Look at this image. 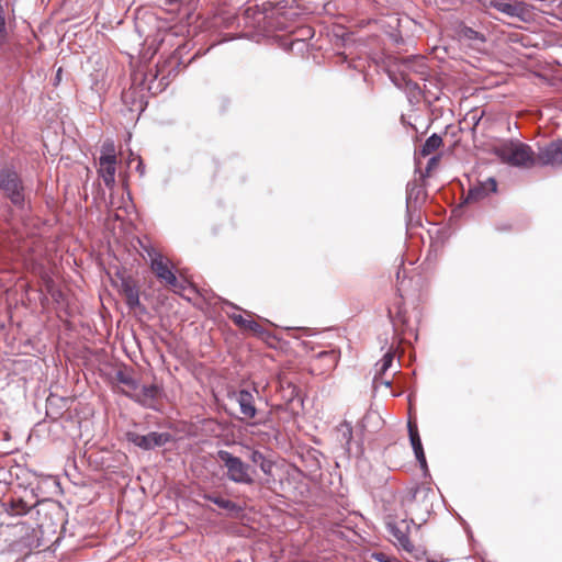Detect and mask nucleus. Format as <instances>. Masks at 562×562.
I'll list each match as a JSON object with an SVG mask.
<instances>
[{"label": "nucleus", "instance_id": "obj_1", "mask_svg": "<svg viewBox=\"0 0 562 562\" xmlns=\"http://www.w3.org/2000/svg\"><path fill=\"white\" fill-rule=\"evenodd\" d=\"M493 153L504 162L518 168H532L537 155L532 148L517 139H508L493 147Z\"/></svg>", "mask_w": 562, "mask_h": 562}, {"label": "nucleus", "instance_id": "obj_2", "mask_svg": "<svg viewBox=\"0 0 562 562\" xmlns=\"http://www.w3.org/2000/svg\"><path fill=\"white\" fill-rule=\"evenodd\" d=\"M146 252L149 257L150 269L160 282L165 283L176 293L184 289L172 271L171 262L168 258L154 248H146Z\"/></svg>", "mask_w": 562, "mask_h": 562}, {"label": "nucleus", "instance_id": "obj_3", "mask_svg": "<svg viewBox=\"0 0 562 562\" xmlns=\"http://www.w3.org/2000/svg\"><path fill=\"white\" fill-rule=\"evenodd\" d=\"M217 458L226 468L227 477L232 482L238 484H251L254 482L249 465L240 458L233 456L226 450H220Z\"/></svg>", "mask_w": 562, "mask_h": 562}, {"label": "nucleus", "instance_id": "obj_4", "mask_svg": "<svg viewBox=\"0 0 562 562\" xmlns=\"http://www.w3.org/2000/svg\"><path fill=\"white\" fill-rule=\"evenodd\" d=\"M0 188L16 206L24 203L23 187L18 173L11 168L0 169Z\"/></svg>", "mask_w": 562, "mask_h": 562}, {"label": "nucleus", "instance_id": "obj_5", "mask_svg": "<svg viewBox=\"0 0 562 562\" xmlns=\"http://www.w3.org/2000/svg\"><path fill=\"white\" fill-rule=\"evenodd\" d=\"M491 7L508 16L517 18L521 22H529L532 19L533 8L524 1L492 0Z\"/></svg>", "mask_w": 562, "mask_h": 562}, {"label": "nucleus", "instance_id": "obj_6", "mask_svg": "<svg viewBox=\"0 0 562 562\" xmlns=\"http://www.w3.org/2000/svg\"><path fill=\"white\" fill-rule=\"evenodd\" d=\"M126 439L143 450H151L165 446L170 441L171 436L168 432L151 431L147 435H140L135 431H128L126 432Z\"/></svg>", "mask_w": 562, "mask_h": 562}, {"label": "nucleus", "instance_id": "obj_7", "mask_svg": "<svg viewBox=\"0 0 562 562\" xmlns=\"http://www.w3.org/2000/svg\"><path fill=\"white\" fill-rule=\"evenodd\" d=\"M537 164L541 166L562 167V139H557L540 147Z\"/></svg>", "mask_w": 562, "mask_h": 562}, {"label": "nucleus", "instance_id": "obj_8", "mask_svg": "<svg viewBox=\"0 0 562 562\" xmlns=\"http://www.w3.org/2000/svg\"><path fill=\"white\" fill-rule=\"evenodd\" d=\"M161 390L157 385H138L137 391L126 393L134 401L148 408H156V402L160 396Z\"/></svg>", "mask_w": 562, "mask_h": 562}, {"label": "nucleus", "instance_id": "obj_9", "mask_svg": "<svg viewBox=\"0 0 562 562\" xmlns=\"http://www.w3.org/2000/svg\"><path fill=\"white\" fill-rule=\"evenodd\" d=\"M387 530L389 533L394 539L396 546L401 547L403 550L407 552L414 551V546L411 542L407 535L408 524L405 520H402L400 524L389 522Z\"/></svg>", "mask_w": 562, "mask_h": 562}, {"label": "nucleus", "instance_id": "obj_10", "mask_svg": "<svg viewBox=\"0 0 562 562\" xmlns=\"http://www.w3.org/2000/svg\"><path fill=\"white\" fill-rule=\"evenodd\" d=\"M497 183L494 178H487L485 181L479 182L469 189L465 202H476L488 194L496 192Z\"/></svg>", "mask_w": 562, "mask_h": 562}, {"label": "nucleus", "instance_id": "obj_11", "mask_svg": "<svg viewBox=\"0 0 562 562\" xmlns=\"http://www.w3.org/2000/svg\"><path fill=\"white\" fill-rule=\"evenodd\" d=\"M235 398L239 405V409L244 418L251 419L256 416L257 409L255 406V398L251 392L247 390H240L235 394Z\"/></svg>", "mask_w": 562, "mask_h": 562}, {"label": "nucleus", "instance_id": "obj_12", "mask_svg": "<svg viewBox=\"0 0 562 562\" xmlns=\"http://www.w3.org/2000/svg\"><path fill=\"white\" fill-rule=\"evenodd\" d=\"M98 173L102 178L105 187L112 189L115 184L116 160L99 158Z\"/></svg>", "mask_w": 562, "mask_h": 562}, {"label": "nucleus", "instance_id": "obj_13", "mask_svg": "<svg viewBox=\"0 0 562 562\" xmlns=\"http://www.w3.org/2000/svg\"><path fill=\"white\" fill-rule=\"evenodd\" d=\"M408 434L416 459L418 460L422 467L426 465V457L418 434L417 425L413 422H408Z\"/></svg>", "mask_w": 562, "mask_h": 562}, {"label": "nucleus", "instance_id": "obj_14", "mask_svg": "<svg viewBox=\"0 0 562 562\" xmlns=\"http://www.w3.org/2000/svg\"><path fill=\"white\" fill-rule=\"evenodd\" d=\"M339 353L336 350H327V351H321L316 356V360L314 363V367L317 366L318 362H321L322 367V373L333 370L338 362ZM316 368H314L315 370Z\"/></svg>", "mask_w": 562, "mask_h": 562}, {"label": "nucleus", "instance_id": "obj_15", "mask_svg": "<svg viewBox=\"0 0 562 562\" xmlns=\"http://www.w3.org/2000/svg\"><path fill=\"white\" fill-rule=\"evenodd\" d=\"M121 291L125 296L126 303L131 308L139 305L138 289L128 280H123Z\"/></svg>", "mask_w": 562, "mask_h": 562}, {"label": "nucleus", "instance_id": "obj_16", "mask_svg": "<svg viewBox=\"0 0 562 562\" xmlns=\"http://www.w3.org/2000/svg\"><path fill=\"white\" fill-rule=\"evenodd\" d=\"M229 317L240 328L250 330L256 334L261 331V326L258 323H256L252 319L244 318L241 314L234 313V314L229 315Z\"/></svg>", "mask_w": 562, "mask_h": 562}, {"label": "nucleus", "instance_id": "obj_17", "mask_svg": "<svg viewBox=\"0 0 562 562\" xmlns=\"http://www.w3.org/2000/svg\"><path fill=\"white\" fill-rule=\"evenodd\" d=\"M441 145L442 138L437 134H432L426 139V142L422 146L420 155L426 157L436 151Z\"/></svg>", "mask_w": 562, "mask_h": 562}, {"label": "nucleus", "instance_id": "obj_18", "mask_svg": "<svg viewBox=\"0 0 562 562\" xmlns=\"http://www.w3.org/2000/svg\"><path fill=\"white\" fill-rule=\"evenodd\" d=\"M203 497L228 512H238L240 509L236 503L220 496L205 494Z\"/></svg>", "mask_w": 562, "mask_h": 562}, {"label": "nucleus", "instance_id": "obj_19", "mask_svg": "<svg viewBox=\"0 0 562 562\" xmlns=\"http://www.w3.org/2000/svg\"><path fill=\"white\" fill-rule=\"evenodd\" d=\"M116 376H117V381L120 383L128 386L132 392L133 391H137L138 383L136 382V380L130 373L120 371V372H117Z\"/></svg>", "mask_w": 562, "mask_h": 562}, {"label": "nucleus", "instance_id": "obj_20", "mask_svg": "<svg viewBox=\"0 0 562 562\" xmlns=\"http://www.w3.org/2000/svg\"><path fill=\"white\" fill-rule=\"evenodd\" d=\"M100 158H106V160H116L115 146L112 140H106L103 143Z\"/></svg>", "mask_w": 562, "mask_h": 562}, {"label": "nucleus", "instance_id": "obj_21", "mask_svg": "<svg viewBox=\"0 0 562 562\" xmlns=\"http://www.w3.org/2000/svg\"><path fill=\"white\" fill-rule=\"evenodd\" d=\"M393 360H394V353L392 351H387L383 356L381 361L378 363V366H379V369H378L379 374H384L389 370V368L392 366Z\"/></svg>", "mask_w": 562, "mask_h": 562}, {"label": "nucleus", "instance_id": "obj_22", "mask_svg": "<svg viewBox=\"0 0 562 562\" xmlns=\"http://www.w3.org/2000/svg\"><path fill=\"white\" fill-rule=\"evenodd\" d=\"M30 510V506L22 499L13 501L11 503L12 515H25Z\"/></svg>", "mask_w": 562, "mask_h": 562}, {"label": "nucleus", "instance_id": "obj_23", "mask_svg": "<svg viewBox=\"0 0 562 562\" xmlns=\"http://www.w3.org/2000/svg\"><path fill=\"white\" fill-rule=\"evenodd\" d=\"M249 459L251 460V462L258 465H260L263 462V460H266L265 456L258 450L251 451Z\"/></svg>", "mask_w": 562, "mask_h": 562}, {"label": "nucleus", "instance_id": "obj_24", "mask_svg": "<svg viewBox=\"0 0 562 562\" xmlns=\"http://www.w3.org/2000/svg\"><path fill=\"white\" fill-rule=\"evenodd\" d=\"M373 558L378 561V562H400L396 558H392L385 553H375L373 554Z\"/></svg>", "mask_w": 562, "mask_h": 562}, {"label": "nucleus", "instance_id": "obj_25", "mask_svg": "<svg viewBox=\"0 0 562 562\" xmlns=\"http://www.w3.org/2000/svg\"><path fill=\"white\" fill-rule=\"evenodd\" d=\"M463 34L465 37H468L470 40H474V38L483 40V37L479 34V32H476L470 27H465L463 31Z\"/></svg>", "mask_w": 562, "mask_h": 562}, {"label": "nucleus", "instance_id": "obj_26", "mask_svg": "<svg viewBox=\"0 0 562 562\" xmlns=\"http://www.w3.org/2000/svg\"><path fill=\"white\" fill-rule=\"evenodd\" d=\"M5 38V21L3 15L0 13V43Z\"/></svg>", "mask_w": 562, "mask_h": 562}, {"label": "nucleus", "instance_id": "obj_27", "mask_svg": "<svg viewBox=\"0 0 562 562\" xmlns=\"http://www.w3.org/2000/svg\"><path fill=\"white\" fill-rule=\"evenodd\" d=\"M259 467L263 473L269 474L271 472L272 464L266 459Z\"/></svg>", "mask_w": 562, "mask_h": 562}, {"label": "nucleus", "instance_id": "obj_28", "mask_svg": "<svg viewBox=\"0 0 562 562\" xmlns=\"http://www.w3.org/2000/svg\"><path fill=\"white\" fill-rule=\"evenodd\" d=\"M137 170L143 175L144 173V167H143V162L140 160V158H137Z\"/></svg>", "mask_w": 562, "mask_h": 562}, {"label": "nucleus", "instance_id": "obj_29", "mask_svg": "<svg viewBox=\"0 0 562 562\" xmlns=\"http://www.w3.org/2000/svg\"><path fill=\"white\" fill-rule=\"evenodd\" d=\"M137 158H138V157H135V156H134V154L131 151V154H130V162H131L132 160H134V159H137Z\"/></svg>", "mask_w": 562, "mask_h": 562}]
</instances>
